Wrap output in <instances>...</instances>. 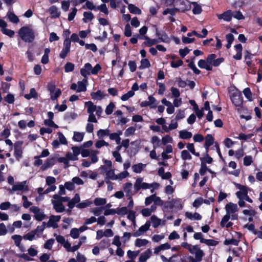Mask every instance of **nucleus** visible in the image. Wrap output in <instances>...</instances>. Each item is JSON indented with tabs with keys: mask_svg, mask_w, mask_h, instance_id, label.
Instances as JSON below:
<instances>
[{
	"mask_svg": "<svg viewBox=\"0 0 262 262\" xmlns=\"http://www.w3.org/2000/svg\"><path fill=\"white\" fill-rule=\"evenodd\" d=\"M36 233L33 230L28 232L23 236V238L26 240L32 241L35 239Z\"/></svg>",
	"mask_w": 262,
	"mask_h": 262,
	"instance_id": "obj_39",
	"label": "nucleus"
},
{
	"mask_svg": "<svg viewBox=\"0 0 262 262\" xmlns=\"http://www.w3.org/2000/svg\"><path fill=\"white\" fill-rule=\"evenodd\" d=\"M253 162V159L251 156H246L244 158V164L246 166L250 165Z\"/></svg>",
	"mask_w": 262,
	"mask_h": 262,
	"instance_id": "obj_63",
	"label": "nucleus"
},
{
	"mask_svg": "<svg viewBox=\"0 0 262 262\" xmlns=\"http://www.w3.org/2000/svg\"><path fill=\"white\" fill-rule=\"evenodd\" d=\"M192 4L193 5L192 12L194 14H199L202 11L201 6L198 5L196 2H192Z\"/></svg>",
	"mask_w": 262,
	"mask_h": 262,
	"instance_id": "obj_40",
	"label": "nucleus"
},
{
	"mask_svg": "<svg viewBox=\"0 0 262 262\" xmlns=\"http://www.w3.org/2000/svg\"><path fill=\"white\" fill-rule=\"evenodd\" d=\"M37 96L36 92L34 89L32 88L30 90L29 94H25V97L27 99H30L32 98H35Z\"/></svg>",
	"mask_w": 262,
	"mask_h": 262,
	"instance_id": "obj_55",
	"label": "nucleus"
},
{
	"mask_svg": "<svg viewBox=\"0 0 262 262\" xmlns=\"http://www.w3.org/2000/svg\"><path fill=\"white\" fill-rule=\"evenodd\" d=\"M87 79H83L82 81H79L77 82V92L79 93L81 92H85L86 90V83Z\"/></svg>",
	"mask_w": 262,
	"mask_h": 262,
	"instance_id": "obj_23",
	"label": "nucleus"
},
{
	"mask_svg": "<svg viewBox=\"0 0 262 262\" xmlns=\"http://www.w3.org/2000/svg\"><path fill=\"white\" fill-rule=\"evenodd\" d=\"M152 252L149 249L146 250L145 252L142 253L139 258V262H145L151 256Z\"/></svg>",
	"mask_w": 262,
	"mask_h": 262,
	"instance_id": "obj_20",
	"label": "nucleus"
},
{
	"mask_svg": "<svg viewBox=\"0 0 262 262\" xmlns=\"http://www.w3.org/2000/svg\"><path fill=\"white\" fill-rule=\"evenodd\" d=\"M115 107V104L113 102L110 103V104L106 106L105 112L107 115L111 114Z\"/></svg>",
	"mask_w": 262,
	"mask_h": 262,
	"instance_id": "obj_57",
	"label": "nucleus"
},
{
	"mask_svg": "<svg viewBox=\"0 0 262 262\" xmlns=\"http://www.w3.org/2000/svg\"><path fill=\"white\" fill-rule=\"evenodd\" d=\"M23 237L20 235H13L11 236V238L14 241L16 246L18 247L21 251H25L24 247L21 245V242Z\"/></svg>",
	"mask_w": 262,
	"mask_h": 262,
	"instance_id": "obj_17",
	"label": "nucleus"
},
{
	"mask_svg": "<svg viewBox=\"0 0 262 262\" xmlns=\"http://www.w3.org/2000/svg\"><path fill=\"white\" fill-rule=\"evenodd\" d=\"M134 92H133V91H129L127 93L123 95L121 99L122 101H126L132 97H133L134 95Z\"/></svg>",
	"mask_w": 262,
	"mask_h": 262,
	"instance_id": "obj_56",
	"label": "nucleus"
},
{
	"mask_svg": "<svg viewBox=\"0 0 262 262\" xmlns=\"http://www.w3.org/2000/svg\"><path fill=\"white\" fill-rule=\"evenodd\" d=\"M1 31L4 34L7 35L10 37H12L15 33L14 31L11 30L10 29H8L6 28L3 29H1Z\"/></svg>",
	"mask_w": 262,
	"mask_h": 262,
	"instance_id": "obj_59",
	"label": "nucleus"
},
{
	"mask_svg": "<svg viewBox=\"0 0 262 262\" xmlns=\"http://www.w3.org/2000/svg\"><path fill=\"white\" fill-rule=\"evenodd\" d=\"M143 179L142 178H138L137 179L134 184V188L136 191H139L141 189H149V184L145 182H143Z\"/></svg>",
	"mask_w": 262,
	"mask_h": 262,
	"instance_id": "obj_11",
	"label": "nucleus"
},
{
	"mask_svg": "<svg viewBox=\"0 0 262 262\" xmlns=\"http://www.w3.org/2000/svg\"><path fill=\"white\" fill-rule=\"evenodd\" d=\"M179 138L183 140L190 139L192 136V134L191 132H188L185 129L180 130L179 133Z\"/></svg>",
	"mask_w": 262,
	"mask_h": 262,
	"instance_id": "obj_24",
	"label": "nucleus"
},
{
	"mask_svg": "<svg viewBox=\"0 0 262 262\" xmlns=\"http://www.w3.org/2000/svg\"><path fill=\"white\" fill-rule=\"evenodd\" d=\"M239 243V241L234 239V238H231L229 239H226L224 241V244L226 245H233L234 246H237Z\"/></svg>",
	"mask_w": 262,
	"mask_h": 262,
	"instance_id": "obj_58",
	"label": "nucleus"
},
{
	"mask_svg": "<svg viewBox=\"0 0 262 262\" xmlns=\"http://www.w3.org/2000/svg\"><path fill=\"white\" fill-rule=\"evenodd\" d=\"M91 96L92 99L94 100H100L104 98V95L102 92L98 90L96 92L92 93Z\"/></svg>",
	"mask_w": 262,
	"mask_h": 262,
	"instance_id": "obj_30",
	"label": "nucleus"
},
{
	"mask_svg": "<svg viewBox=\"0 0 262 262\" xmlns=\"http://www.w3.org/2000/svg\"><path fill=\"white\" fill-rule=\"evenodd\" d=\"M226 214L223 217L221 222L220 226L222 227L229 228L233 226V223L229 222L230 219L232 220H236L238 219V215L236 212L238 211L237 204L233 203H229L225 206Z\"/></svg>",
	"mask_w": 262,
	"mask_h": 262,
	"instance_id": "obj_1",
	"label": "nucleus"
},
{
	"mask_svg": "<svg viewBox=\"0 0 262 262\" xmlns=\"http://www.w3.org/2000/svg\"><path fill=\"white\" fill-rule=\"evenodd\" d=\"M28 190L29 187L27 185V182L26 181H24L14 184L10 190V192L12 193L14 191H21V192H24L28 191Z\"/></svg>",
	"mask_w": 262,
	"mask_h": 262,
	"instance_id": "obj_8",
	"label": "nucleus"
},
{
	"mask_svg": "<svg viewBox=\"0 0 262 262\" xmlns=\"http://www.w3.org/2000/svg\"><path fill=\"white\" fill-rule=\"evenodd\" d=\"M22 200L23 201V206L25 208H28L32 204L31 202L28 201V198L26 195H23Z\"/></svg>",
	"mask_w": 262,
	"mask_h": 262,
	"instance_id": "obj_62",
	"label": "nucleus"
},
{
	"mask_svg": "<svg viewBox=\"0 0 262 262\" xmlns=\"http://www.w3.org/2000/svg\"><path fill=\"white\" fill-rule=\"evenodd\" d=\"M84 134L83 133L74 132L73 139L76 142H81L82 141Z\"/></svg>",
	"mask_w": 262,
	"mask_h": 262,
	"instance_id": "obj_38",
	"label": "nucleus"
},
{
	"mask_svg": "<svg viewBox=\"0 0 262 262\" xmlns=\"http://www.w3.org/2000/svg\"><path fill=\"white\" fill-rule=\"evenodd\" d=\"M150 66V63L148 59L146 58H143L141 60V65L140 69H143L149 68Z\"/></svg>",
	"mask_w": 262,
	"mask_h": 262,
	"instance_id": "obj_48",
	"label": "nucleus"
},
{
	"mask_svg": "<svg viewBox=\"0 0 262 262\" xmlns=\"http://www.w3.org/2000/svg\"><path fill=\"white\" fill-rule=\"evenodd\" d=\"M127 219L132 221L134 226H136V215L135 212L133 210H129L127 213Z\"/></svg>",
	"mask_w": 262,
	"mask_h": 262,
	"instance_id": "obj_41",
	"label": "nucleus"
},
{
	"mask_svg": "<svg viewBox=\"0 0 262 262\" xmlns=\"http://www.w3.org/2000/svg\"><path fill=\"white\" fill-rule=\"evenodd\" d=\"M151 222L152 224V226L154 228H157L161 223V220L158 218L157 216L154 215L150 217Z\"/></svg>",
	"mask_w": 262,
	"mask_h": 262,
	"instance_id": "obj_37",
	"label": "nucleus"
},
{
	"mask_svg": "<svg viewBox=\"0 0 262 262\" xmlns=\"http://www.w3.org/2000/svg\"><path fill=\"white\" fill-rule=\"evenodd\" d=\"M236 187L239 189V191H237L235 194L238 199V204L240 207L246 206L245 201L250 203L253 202L252 200L248 195V191L250 190L249 188L239 184H236Z\"/></svg>",
	"mask_w": 262,
	"mask_h": 262,
	"instance_id": "obj_2",
	"label": "nucleus"
},
{
	"mask_svg": "<svg viewBox=\"0 0 262 262\" xmlns=\"http://www.w3.org/2000/svg\"><path fill=\"white\" fill-rule=\"evenodd\" d=\"M92 65L90 63H86L83 67L80 69V74L84 79H88V77L91 74Z\"/></svg>",
	"mask_w": 262,
	"mask_h": 262,
	"instance_id": "obj_14",
	"label": "nucleus"
},
{
	"mask_svg": "<svg viewBox=\"0 0 262 262\" xmlns=\"http://www.w3.org/2000/svg\"><path fill=\"white\" fill-rule=\"evenodd\" d=\"M100 168L105 173V182L108 183L111 180H117V174L115 173L114 169H107L105 166H101Z\"/></svg>",
	"mask_w": 262,
	"mask_h": 262,
	"instance_id": "obj_6",
	"label": "nucleus"
},
{
	"mask_svg": "<svg viewBox=\"0 0 262 262\" xmlns=\"http://www.w3.org/2000/svg\"><path fill=\"white\" fill-rule=\"evenodd\" d=\"M79 232L78 228H73L70 231V235L74 239H77L79 237Z\"/></svg>",
	"mask_w": 262,
	"mask_h": 262,
	"instance_id": "obj_49",
	"label": "nucleus"
},
{
	"mask_svg": "<svg viewBox=\"0 0 262 262\" xmlns=\"http://www.w3.org/2000/svg\"><path fill=\"white\" fill-rule=\"evenodd\" d=\"M149 243L146 239L137 238L135 242V245L137 247H141L146 246Z\"/></svg>",
	"mask_w": 262,
	"mask_h": 262,
	"instance_id": "obj_34",
	"label": "nucleus"
},
{
	"mask_svg": "<svg viewBox=\"0 0 262 262\" xmlns=\"http://www.w3.org/2000/svg\"><path fill=\"white\" fill-rule=\"evenodd\" d=\"M216 55L214 54L209 55L207 57V63L210 65L211 70L212 69V66H219L224 60L223 58H216Z\"/></svg>",
	"mask_w": 262,
	"mask_h": 262,
	"instance_id": "obj_7",
	"label": "nucleus"
},
{
	"mask_svg": "<svg viewBox=\"0 0 262 262\" xmlns=\"http://www.w3.org/2000/svg\"><path fill=\"white\" fill-rule=\"evenodd\" d=\"M170 91H171V94L173 97L179 98L180 97V92L178 89L172 86L170 89Z\"/></svg>",
	"mask_w": 262,
	"mask_h": 262,
	"instance_id": "obj_64",
	"label": "nucleus"
},
{
	"mask_svg": "<svg viewBox=\"0 0 262 262\" xmlns=\"http://www.w3.org/2000/svg\"><path fill=\"white\" fill-rule=\"evenodd\" d=\"M71 43V41L70 40V38H67L64 40L63 49H62L60 53L59 54V57L61 58H65L67 54L70 52Z\"/></svg>",
	"mask_w": 262,
	"mask_h": 262,
	"instance_id": "obj_10",
	"label": "nucleus"
},
{
	"mask_svg": "<svg viewBox=\"0 0 262 262\" xmlns=\"http://www.w3.org/2000/svg\"><path fill=\"white\" fill-rule=\"evenodd\" d=\"M30 210L34 214V218L36 221H41L46 219V215L43 211L38 207L33 206L30 208Z\"/></svg>",
	"mask_w": 262,
	"mask_h": 262,
	"instance_id": "obj_4",
	"label": "nucleus"
},
{
	"mask_svg": "<svg viewBox=\"0 0 262 262\" xmlns=\"http://www.w3.org/2000/svg\"><path fill=\"white\" fill-rule=\"evenodd\" d=\"M181 158L184 160H191L192 157L187 150H183L181 152Z\"/></svg>",
	"mask_w": 262,
	"mask_h": 262,
	"instance_id": "obj_52",
	"label": "nucleus"
},
{
	"mask_svg": "<svg viewBox=\"0 0 262 262\" xmlns=\"http://www.w3.org/2000/svg\"><path fill=\"white\" fill-rule=\"evenodd\" d=\"M92 202L86 200L81 203H79L76 205V207L78 209H83L88 207L92 204Z\"/></svg>",
	"mask_w": 262,
	"mask_h": 262,
	"instance_id": "obj_35",
	"label": "nucleus"
},
{
	"mask_svg": "<svg viewBox=\"0 0 262 262\" xmlns=\"http://www.w3.org/2000/svg\"><path fill=\"white\" fill-rule=\"evenodd\" d=\"M133 185L130 182H127L123 185V189L124 191L126 193V195L128 196V199H130L133 195L132 191Z\"/></svg>",
	"mask_w": 262,
	"mask_h": 262,
	"instance_id": "obj_19",
	"label": "nucleus"
},
{
	"mask_svg": "<svg viewBox=\"0 0 262 262\" xmlns=\"http://www.w3.org/2000/svg\"><path fill=\"white\" fill-rule=\"evenodd\" d=\"M61 219L60 215H51L50 217L49 220L47 223L48 227H53L55 229L58 227L57 223L59 222Z\"/></svg>",
	"mask_w": 262,
	"mask_h": 262,
	"instance_id": "obj_13",
	"label": "nucleus"
},
{
	"mask_svg": "<svg viewBox=\"0 0 262 262\" xmlns=\"http://www.w3.org/2000/svg\"><path fill=\"white\" fill-rule=\"evenodd\" d=\"M185 216L190 220L200 221L202 219V216L198 212L192 213L191 212L187 211L185 213Z\"/></svg>",
	"mask_w": 262,
	"mask_h": 262,
	"instance_id": "obj_18",
	"label": "nucleus"
},
{
	"mask_svg": "<svg viewBox=\"0 0 262 262\" xmlns=\"http://www.w3.org/2000/svg\"><path fill=\"white\" fill-rule=\"evenodd\" d=\"M83 16L84 18L82 20L84 23L91 21L94 17L93 14L91 12H84L83 13Z\"/></svg>",
	"mask_w": 262,
	"mask_h": 262,
	"instance_id": "obj_36",
	"label": "nucleus"
},
{
	"mask_svg": "<svg viewBox=\"0 0 262 262\" xmlns=\"http://www.w3.org/2000/svg\"><path fill=\"white\" fill-rule=\"evenodd\" d=\"M232 103L236 106H241L243 102L241 93L238 90L234 91L230 96Z\"/></svg>",
	"mask_w": 262,
	"mask_h": 262,
	"instance_id": "obj_5",
	"label": "nucleus"
},
{
	"mask_svg": "<svg viewBox=\"0 0 262 262\" xmlns=\"http://www.w3.org/2000/svg\"><path fill=\"white\" fill-rule=\"evenodd\" d=\"M85 105L87 107V112L89 114H94V112L97 110V105H94L92 101H87L85 102Z\"/></svg>",
	"mask_w": 262,
	"mask_h": 262,
	"instance_id": "obj_26",
	"label": "nucleus"
},
{
	"mask_svg": "<svg viewBox=\"0 0 262 262\" xmlns=\"http://www.w3.org/2000/svg\"><path fill=\"white\" fill-rule=\"evenodd\" d=\"M52 204L53 205L54 209L55 210L56 212L58 213L62 212L65 210V207L61 202H58L56 201L55 202H53V204Z\"/></svg>",
	"mask_w": 262,
	"mask_h": 262,
	"instance_id": "obj_25",
	"label": "nucleus"
},
{
	"mask_svg": "<svg viewBox=\"0 0 262 262\" xmlns=\"http://www.w3.org/2000/svg\"><path fill=\"white\" fill-rule=\"evenodd\" d=\"M150 226V222H146L144 225L141 226L138 230L134 233L133 236L134 237H138L143 235L145 232L149 230Z\"/></svg>",
	"mask_w": 262,
	"mask_h": 262,
	"instance_id": "obj_12",
	"label": "nucleus"
},
{
	"mask_svg": "<svg viewBox=\"0 0 262 262\" xmlns=\"http://www.w3.org/2000/svg\"><path fill=\"white\" fill-rule=\"evenodd\" d=\"M233 13L231 10H228L222 14H217V17L219 19H223L226 21H230L232 19Z\"/></svg>",
	"mask_w": 262,
	"mask_h": 262,
	"instance_id": "obj_16",
	"label": "nucleus"
},
{
	"mask_svg": "<svg viewBox=\"0 0 262 262\" xmlns=\"http://www.w3.org/2000/svg\"><path fill=\"white\" fill-rule=\"evenodd\" d=\"M50 52V49L49 48H46L45 49L44 54L42 56L41 59V62L42 64H46L49 62V54Z\"/></svg>",
	"mask_w": 262,
	"mask_h": 262,
	"instance_id": "obj_29",
	"label": "nucleus"
},
{
	"mask_svg": "<svg viewBox=\"0 0 262 262\" xmlns=\"http://www.w3.org/2000/svg\"><path fill=\"white\" fill-rule=\"evenodd\" d=\"M54 242L55 240L52 238L47 240L44 244V248L49 250L51 249Z\"/></svg>",
	"mask_w": 262,
	"mask_h": 262,
	"instance_id": "obj_61",
	"label": "nucleus"
},
{
	"mask_svg": "<svg viewBox=\"0 0 262 262\" xmlns=\"http://www.w3.org/2000/svg\"><path fill=\"white\" fill-rule=\"evenodd\" d=\"M198 66L201 69H205L207 71H211L210 66L207 63V60L200 59L198 62Z\"/></svg>",
	"mask_w": 262,
	"mask_h": 262,
	"instance_id": "obj_32",
	"label": "nucleus"
},
{
	"mask_svg": "<svg viewBox=\"0 0 262 262\" xmlns=\"http://www.w3.org/2000/svg\"><path fill=\"white\" fill-rule=\"evenodd\" d=\"M82 8H86L91 10H97V7L94 6L93 3L90 1H86L85 4L82 6Z\"/></svg>",
	"mask_w": 262,
	"mask_h": 262,
	"instance_id": "obj_51",
	"label": "nucleus"
},
{
	"mask_svg": "<svg viewBox=\"0 0 262 262\" xmlns=\"http://www.w3.org/2000/svg\"><path fill=\"white\" fill-rule=\"evenodd\" d=\"M128 9L131 13L136 14H141V10L133 4H128Z\"/></svg>",
	"mask_w": 262,
	"mask_h": 262,
	"instance_id": "obj_31",
	"label": "nucleus"
},
{
	"mask_svg": "<svg viewBox=\"0 0 262 262\" xmlns=\"http://www.w3.org/2000/svg\"><path fill=\"white\" fill-rule=\"evenodd\" d=\"M106 200L104 198H97L94 200V203L96 206H100L105 204Z\"/></svg>",
	"mask_w": 262,
	"mask_h": 262,
	"instance_id": "obj_54",
	"label": "nucleus"
},
{
	"mask_svg": "<svg viewBox=\"0 0 262 262\" xmlns=\"http://www.w3.org/2000/svg\"><path fill=\"white\" fill-rule=\"evenodd\" d=\"M187 150H189L192 154L196 157L200 156V154L195 151L194 146L193 143H188L186 145Z\"/></svg>",
	"mask_w": 262,
	"mask_h": 262,
	"instance_id": "obj_44",
	"label": "nucleus"
},
{
	"mask_svg": "<svg viewBox=\"0 0 262 262\" xmlns=\"http://www.w3.org/2000/svg\"><path fill=\"white\" fill-rule=\"evenodd\" d=\"M165 206L170 209L176 208L181 210L183 208L182 201L180 199H172L165 204Z\"/></svg>",
	"mask_w": 262,
	"mask_h": 262,
	"instance_id": "obj_9",
	"label": "nucleus"
},
{
	"mask_svg": "<svg viewBox=\"0 0 262 262\" xmlns=\"http://www.w3.org/2000/svg\"><path fill=\"white\" fill-rule=\"evenodd\" d=\"M21 39L26 42H32L35 39V32L29 26L21 27L18 32Z\"/></svg>",
	"mask_w": 262,
	"mask_h": 262,
	"instance_id": "obj_3",
	"label": "nucleus"
},
{
	"mask_svg": "<svg viewBox=\"0 0 262 262\" xmlns=\"http://www.w3.org/2000/svg\"><path fill=\"white\" fill-rule=\"evenodd\" d=\"M99 154V151L97 150H91V162L95 163H96L98 160L97 155Z\"/></svg>",
	"mask_w": 262,
	"mask_h": 262,
	"instance_id": "obj_47",
	"label": "nucleus"
},
{
	"mask_svg": "<svg viewBox=\"0 0 262 262\" xmlns=\"http://www.w3.org/2000/svg\"><path fill=\"white\" fill-rule=\"evenodd\" d=\"M110 131L108 129H100L97 132V135L99 138H103L106 136H108L110 135Z\"/></svg>",
	"mask_w": 262,
	"mask_h": 262,
	"instance_id": "obj_43",
	"label": "nucleus"
},
{
	"mask_svg": "<svg viewBox=\"0 0 262 262\" xmlns=\"http://www.w3.org/2000/svg\"><path fill=\"white\" fill-rule=\"evenodd\" d=\"M161 140L157 136H153L151 139V143L153 145V147L154 149L158 148L161 145Z\"/></svg>",
	"mask_w": 262,
	"mask_h": 262,
	"instance_id": "obj_33",
	"label": "nucleus"
},
{
	"mask_svg": "<svg viewBox=\"0 0 262 262\" xmlns=\"http://www.w3.org/2000/svg\"><path fill=\"white\" fill-rule=\"evenodd\" d=\"M61 91L59 89H57L54 92L50 93L51 99L52 100L57 99V98L61 95Z\"/></svg>",
	"mask_w": 262,
	"mask_h": 262,
	"instance_id": "obj_53",
	"label": "nucleus"
},
{
	"mask_svg": "<svg viewBox=\"0 0 262 262\" xmlns=\"http://www.w3.org/2000/svg\"><path fill=\"white\" fill-rule=\"evenodd\" d=\"M80 201V198L78 194H76L74 198L69 200L68 205L70 209L73 208L76 205L79 203Z\"/></svg>",
	"mask_w": 262,
	"mask_h": 262,
	"instance_id": "obj_21",
	"label": "nucleus"
},
{
	"mask_svg": "<svg viewBox=\"0 0 262 262\" xmlns=\"http://www.w3.org/2000/svg\"><path fill=\"white\" fill-rule=\"evenodd\" d=\"M49 11L53 18H58L60 15V12L58 11V9L55 6H51Z\"/></svg>",
	"mask_w": 262,
	"mask_h": 262,
	"instance_id": "obj_27",
	"label": "nucleus"
},
{
	"mask_svg": "<svg viewBox=\"0 0 262 262\" xmlns=\"http://www.w3.org/2000/svg\"><path fill=\"white\" fill-rule=\"evenodd\" d=\"M56 183V179L51 176H48L46 179V183L49 186H55L54 184Z\"/></svg>",
	"mask_w": 262,
	"mask_h": 262,
	"instance_id": "obj_50",
	"label": "nucleus"
},
{
	"mask_svg": "<svg viewBox=\"0 0 262 262\" xmlns=\"http://www.w3.org/2000/svg\"><path fill=\"white\" fill-rule=\"evenodd\" d=\"M146 164H143L140 163L133 165L132 169L134 172L139 173L141 172V171L143 170Z\"/></svg>",
	"mask_w": 262,
	"mask_h": 262,
	"instance_id": "obj_28",
	"label": "nucleus"
},
{
	"mask_svg": "<svg viewBox=\"0 0 262 262\" xmlns=\"http://www.w3.org/2000/svg\"><path fill=\"white\" fill-rule=\"evenodd\" d=\"M7 16L10 21L12 23L17 24L19 22V19L18 17L13 13L9 12L7 14Z\"/></svg>",
	"mask_w": 262,
	"mask_h": 262,
	"instance_id": "obj_42",
	"label": "nucleus"
},
{
	"mask_svg": "<svg viewBox=\"0 0 262 262\" xmlns=\"http://www.w3.org/2000/svg\"><path fill=\"white\" fill-rule=\"evenodd\" d=\"M190 9V5L188 3L182 1L180 3L179 8H176V11L185 12Z\"/></svg>",
	"mask_w": 262,
	"mask_h": 262,
	"instance_id": "obj_22",
	"label": "nucleus"
},
{
	"mask_svg": "<svg viewBox=\"0 0 262 262\" xmlns=\"http://www.w3.org/2000/svg\"><path fill=\"white\" fill-rule=\"evenodd\" d=\"M214 143V138L211 134H208L205 137V144L207 146H210Z\"/></svg>",
	"mask_w": 262,
	"mask_h": 262,
	"instance_id": "obj_45",
	"label": "nucleus"
},
{
	"mask_svg": "<svg viewBox=\"0 0 262 262\" xmlns=\"http://www.w3.org/2000/svg\"><path fill=\"white\" fill-rule=\"evenodd\" d=\"M144 38L146 40V41L144 42V43L148 47H151L153 45H155L160 41L165 42H167L168 40H166L165 39H163L162 38H160L159 39H150L148 36H144Z\"/></svg>",
	"mask_w": 262,
	"mask_h": 262,
	"instance_id": "obj_15",
	"label": "nucleus"
},
{
	"mask_svg": "<svg viewBox=\"0 0 262 262\" xmlns=\"http://www.w3.org/2000/svg\"><path fill=\"white\" fill-rule=\"evenodd\" d=\"M194 260H196V262H200L202 260V257L204 255V253L203 250L200 249V250H198V251H196V253L194 254Z\"/></svg>",
	"mask_w": 262,
	"mask_h": 262,
	"instance_id": "obj_46",
	"label": "nucleus"
},
{
	"mask_svg": "<svg viewBox=\"0 0 262 262\" xmlns=\"http://www.w3.org/2000/svg\"><path fill=\"white\" fill-rule=\"evenodd\" d=\"M74 64L71 62H67L64 66V71L68 73L72 72L74 69Z\"/></svg>",
	"mask_w": 262,
	"mask_h": 262,
	"instance_id": "obj_60",
	"label": "nucleus"
}]
</instances>
